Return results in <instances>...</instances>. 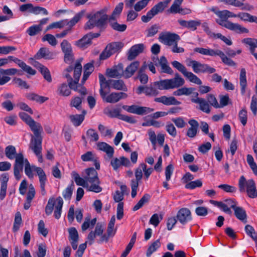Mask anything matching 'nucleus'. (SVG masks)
<instances>
[{"label":"nucleus","instance_id":"nucleus-1","mask_svg":"<svg viewBox=\"0 0 257 257\" xmlns=\"http://www.w3.org/2000/svg\"><path fill=\"white\" fill-rule=\"evenodd\" d=\"M184 83V79L178 73H176L173 78L155 81L150 86L140 85L137 89L136 92L139 95L144 93L147 96H156L159 94L158 89L162 90L176 88L183 86Z\"/></svg>","mask_w":257,"mask_h":257},{"label":"nucleus","instance_id":"nucleus-2","mask_svg":"<svg viewBox=\"0 0 257 257\" xmlns=\"http://www.w3.org/2000/svg\"><path fill=\"white\" fill-rule=\"evenodd\" d=\"M100 84L99 93L103 102H112V93H110L112 88V69H107L105 76L98 74Z\"/></svg>","mask_w":257,"mask_h":257},{"label":"nucleus","instance_id":"nucleus-3","mask_svg":"<svg viewBox=\"0 0 257 257\" xmlns=\"http://www.w3.org/2000/svg\"><path fill=\"white\" fill-rule=\"evenodd\" d=\"M24 165L25 173L29 178H33V171L36 172V168H38L34 165L31 166L28 159L24 158V155H19L14 164V174L17 180L21 178V173L23 172Z\"/></svg>","mask_w":257,"mask_h":257},{"label":"nucleus","instance_id":"nucleus-4","mask_svg":"<svg viewBox=\"0 0 257 257\" xmlns=\"http://www.w3.org/2000/svg\"><path fill=\"white\" fill-rule=\"evenodd\" d=\"M225 12V10H223L219 11L216 13L217 16L219 18V19L216 20V22L218 25L238 34L248 33L249 31L246 28L237 23H233L228 21V18Z\"/></svg>","mask_w":257,"mask_h":257},{"label":"nucleus","instance_id":"nucleus-5","mask_svg":"<svg viewBox=\"0 0 257 257\" xmlns=\"http://www.w3.org/2000/svg\"><path fill=\"white\" fill-rule=\"evenodd\" d=\"M85 178L88 184V191L95 193H99L102 191V188L99 186L100 181L98 173L93 168H89L85 170Z\"/></svg>","mask_w":257,"mask_h":257},{"label":"nucleus","instance_id":"nucleus-6","mask_svg":"<svg viewBox=\"0 0 257 257\" xmlns=\"http://www.w3.org/2000/svg\"><path fill=\"white\" fill-rule=\"evenodd\" d=\"M238 188L240 192H246L248 197H257V190L253 179L246 180L244 176H241L239 179Z\"/></svg>","mask_w":257,"mask_h":257},{"label":"nucleus","instance_id":"nucleus-7","mask_svg":"<svg viewBox=\"0 0 257 257\" xmlns=\"http://www.w3.org/2000/svg\"><path fill=\"white\" fill-rule=\"evenodd\" d=\"M120 191L117 190L113 196L115 202H118L116 209V218L118 220L121 219L124 215L123 213V202L121 201L124 198V194L126 191L127 187L125 185H121L120 187Z\"/></svg>","mask_w":257,"mask_h":257},{"label":"nucleus","instance_id":"nucleus-8","mask_svg":"<svg viewBox=\"0 0 257 257\" xmlns=\"http://www.w3.org/2000/svg\"><path fill=\"white\" fill-rule=\"evenodd\" d=\"M82 66L81 61L77 60L75 64L74 69V80H73L71 76L69 74H65V76L67 78L68 83L69 87L75 91H77L78 82L79 81V78L81 74Z\"/></svg>","mask_w":257,"mask_h":257},{"label":"nucleus","instance_id":"nucleus-9","mask_svg":"<svg viewBox=\"0 0 257 257\" xmlns=\"http://www.w3.org/2000/svg\"><path fill=\"white\" fill-rule=\"evenodd\" d=\"M172 66L180 72L189 81L198 85L202 84V81L196 75L192 72H188L184 65L177 61L171 63Z\"/></svg>","mask_w":257,"mask_h":257},{"label":"nucleus","instance_id":"nucleus-10","mask_svg":"<svg viewBox=\"0 0 257 257\" xmlns=\"http://www.w3.org/2000/svg\"><path fill=\"white\" fill-rule=\"evenodd\" d=\"M170 0L165 2H161L155 5L147 13L146 15H143L141 17L142 21L144 23L149 22L155 16L162 13L165 9L167 7L168 4Z\"/></svg>","mask_w":257,"mask_h":257},{"label":"nucleus","instance_id":"nucleus-11","mask_svg":"<svg viewBox=\"0 0 257 257\" xmlns=\"http://www.w3.org/2000/svg\"><path fill=\"white\" fill-rule=\"evenodd\" d=\"M209 202L211 204L220 208L222 211L229 215L232 214L230 208L234 209L236 207L237 204L234 199L230 198L224 200V202L213 200H210Z\"/></svg>","mask_w":257,"mask_h":257},{"label":"nucleus","instance_id":"nucleus-12","mask_svg":"<svg viewBox=\"0 0 257 257\" xmlns=\"http://www.w3.org/2000/svg\"><path fill=\"white\" fill-rule=\"evenodd\" d=\"M158 39L160 42L164 45L171 46L178 42L180 40V38L176 34L166 32L161 33Z\"/></svg>","mask_w":257,"mask_h":257},{"label":"nucleus","instance_id":"nucleus-13","mask_svg":"<svg viewBox=\"0 0 257 257\" xmlns=\"http://www.w3.org/2000/svg\"><path fill=\"white\" fill-rule=\"evenodd\" d=\"M107 9L104 8L97 12L91 16L96 24V27L102 28L107 24L108 18H111V17H109L107 14Z\"/></svg>","mask_w":257,"mask_h":257},{"label":"nucleus","instance_id":"nucleus-14","mask_svg":"<svg viewBox=\"0 0 257 257\" xmlns=\"http://www.w3.org/2000/svg\"><path fill=\"white\" fill-rule=\"evenodd\" d=\"M122 108L127 112L138 115H144L154 111L153 108L146 106H140L137 105L131 106L123 105Z\"/></svg>","mask_w":257,"mask_h":257},{"label":"nucleus","instance_id":"nucleus-15","mask_svg":"<svg viewBox=\"0 0 257 257\" xmlns=\"http://www.w3.org/2000/svg\"><path fill=\"white\" fill-rule=\"evenodd\" d=\"M177 220L182 225L186 224L192 219L190 210L187 208H182L176 215Z\"/></svg>","mask_w":257,"mask_h":257},{"label":"nucleus","instance_id":"nucleus-16","mask_svg":"<svg viewBox=\"0 0 257 257\" xmlns=\"http://www.w3.org/2000/svg\"><path fill=\"white\" fill-rule=\"evenodd\" d=\"M142 169L140 167V166L136 169L135 173L136 179H133L131 181V196L132 198H135L137 195V189L139 187V182L141 181L143 177V173Z\"/></svg>","mask_w":257,"mask_h":257},{"label":"nucleus","instance_id":"nucleus-17","mask_svg":"<svg viewBox=\"0 0 257 257\" xmlns=\"http://www.w3.org/2000/svg\"><path fill=\"white\" fill-rule=\"evenodd\" d=\"M193 71L196 73H208L209 74L214 73L216 70L215 68L210 67L209 65L205 63H201L196 61L193 64Z\"/></svg>","mask_w":257,"mask_h":257},{"label":"nucleus","instance_id":"nucleus-18","mask_svg":"<svg viewBox=\"0 0 257 257\" xmlns=\"http://www.w3.org/2000/svg\"><path fill=\"white\" fill-rule=\"evenodd\" d=\"M96 146L98 150L106 153L105 160L109 161L110 165L112 166V147L105 142H98Z\"/></svg>","mask_w":257,"mask_h":257},{"label":"nucleus","instance_id":"nucleus-19","mask_svg":"<svg viewBox=\"0 0 257 257\" xmlns=\"http://www.w3.org/2000/svg\"><path fill=\"white\" fill-rule=\"evenodd\" d=\"M145 49V45L143 43L133 46L127 53V59L132 61L135 59L139 54L142 53Z\"/></svg>","mask_w":257,"mask_h":257},{"label":"nucleus","instance_id":"nucleus-20","mask_svg":"<svg viewBox=\"0 0 257 257\" xmlns=\"http://www.w3.org/2000/svg\"><path fill=\"white\" fill-rule=\"evenodd\" d=\"M42 137H31L29 148L34 154L42 152Z\"/></svg>","mask_w":257,"mask_h":257},{"label":"nucleus","instance_id":"nucleus-21","mask_svg":"<svg viewBox=\"0 0 257 257\" xmlns=\"http://www.w3.org/2000/svg\"><path fill=\"white\" fill-rule=\"evenodd\" d=\"M36 172L39 177L42 194L43 195H45L46 194L45 186L47 180L46 174L43 170L40 167L36 168Z\"/></svg>","mask_w":257,"mask_h":257},{"label":"nucleus","instance_id":"nucleus-22","mask_svg":"<svg viewBox=\"0 0 257 257\" xmlns=\"http://www.w3.org/2000/svg\"><path fill=\"white\" fill-rule=\"evenodd\" d=\"M9 175L7 174H3L1 176L0 199L1 200H4L6 197L7 189V183L9 181Z\"/></svg>","mask_w":257,"mask_h":257},{"label":"nucleus","instance_id":"nucleus-23","mask_svg":"<svg viewBox=\"0 0 257 257\" xmlns=\"http://www.w3.org/2000/svg\"><path fill=\"white\" fill-rule=\"evenodd\" d=\"M69 239L71 242L73 249L75 250L77 248V243L78 241V233L75 227H71L68 229Z\"/></svg>","mask_w":257,"mask_h":257},{"label":"nucleus","instance_id":"nucleus-24","mask_svg":"<svg viewBox=\"0 0 257 257\" xmlns=\"http://www.w3.org/2000/svg\"><path fill=\"white\" fill-rule=\"evenodd\" d=\"M28 125L34 133V135H32L31 137H42L41 134L43 132V129L40 123L33 119Z\"/></svg>","mask_w":257,"mask_h":257},{"label":"nucleus","instance_id":"nucleus-25","mask_svg":"<svg viewBox=\"0 0 257 257\" xmlns=\"http://www.w3.org/2000/svg\"><path fill=\"white\" fill-rule=\"evenodd\" d=\"M131 166V163L128 158L122 156L119 158H115L113 159V169L117 170L122 166L128 167Z\"/></svg>","mask_w":257,"mask_h":257},{"label":"nucleus","instance_id":"nucleus-26","mask_svg":"<svg viewBox=\"0 0 257 257\" xmlns=\"http://www.w3.org/2000/svg\"><path fill=\"white\" fill-rule=\"evenodd\" d=\"M121 109L120 108H113V117H117L119 119L125 121L130 123H135L136 120L133 116H130L120 114Z\"/></svg>","mask_w":257,"mask_h":257},{"label":"nucleus","instance_id":"nucleus-27","mask_svg":"<svg viewBox=\"0 0 257 257\" xmlns=\"http://www.w3.org/2000/svg\"><path fill=\"white\" fill-rule=\"evenodd\" d=\"M188 123L190 125L191 127L188 128L186 135L189 138H193L197 135L199 125V123L197 120L191 119L189 120Z\"/></svg>","mask_w":257,"mask_h":257},{"label":"nucleus","instance_id":"nucleus-28","mask_svg":"<svg viewBox=\"0 0 257 257\" xmlns=\"http://www.w3.org/2000/svg\"><path fill=\"white\" fill-rule=\"evenodd\" d=\"M178 22L181 26L187 28L192 31L196 30L197 27L200 26L201 24V21L200 20H190L188 21L179 20Z\"/></svg>","mask_w":257,"mask_h":257},{"label":"nucleus","instance_id":"nucleus-29","mask_svg":"<svg viewBox=\"0 0 257 257\" xmlns=\"http://www.w3.org/2000/svg\"><path fill=\"white\" fill-rule=\"evenodd\" d=\"M54 54L51 52L49 50L45 47L41 48L35 56L36 59L45 58L46 59H52L54 58Z\"/></svg>","mask_w":257,"mask_h":257},{"label":"nucleus","instance_id":"nucleus-30","mask_svg":"<svg viewBox=\"0 0 257 257\" xmlns=\"http://www.w3.org/2000/svg\"><path fill=\"white\" fill-rule=\"evenodd\" d=\"M192 102L198 103L199 104V108L202 111L209 113L210 112V106L208 103L202 98L197 97L196 98H192Z\"/></svg>","mask_w":257,"mask_h":257},{"label":"nucleus","instance_id":"nucleus-31","mask_svg":"<svg viewBox=\"0 0 257 257\" xmlns=\"http://www.w3.org/2000/svg\"><path fill=\"white\" fill-rule=\"evenodd\" d=\"M140 66L139 61H135L129 65L124 70V78L131 77L136 72Z\"/></svg>","mask_w":257,"mask_h":257},{"label":"nucleus","instance_id":"nucleus-32","mask_svg":"<svg viewBox=\"0 0 257 257\" xmlns=\"http://www.w3.org/2000/svg\"><path fill=\"white\" fill-rule=\"evenodd\" d=\"M34 66L36 67L43 76L44 78L49 82L52 81V78L49 69L42 64L36 62Z\"/></svg>","mask_w":257,"mask_h":257},{"label":"nucleus","instance_id":"nucleus-33","mask_svg":"<svg viewBox=\"0 0 257 257\" xmlns=\"http://www.w3.org/2000/svg\"><path fill=\"white\" fill-rule=\"evenodd\" d=\"M219 49H212L209 48H204L202 47H197L194 49V51L200 54L209 56H216Z\"/></svg>","mask_w":257,"mask_h":257},{"label":"nucleus","instance_id":"nucleus-34","mask_svg":"<svg viewBox=\"0 0 257 257\" xmlns=\"http://www.w3.org/2000/svg\"><path fill=\"white\" fill-rule=\"evenodd\" d=\"M5 155L10 160H13L15 158L17 160V157L20 155H23L22 153H17L16 148L12 145H9L5 148Z\"/></svg>","mask_w":257,"mask_h":257},{"label":"nucleus","instance_id":"nucleus-35","mask_svg":"<svg viewBox=\"0 0 257 257\" xmlns=\"http://www.w3.org/2000/svg\"><path fill=\"white\" fill-rule=\"evenodd\" d=\"M71 176L77 185L83 186L88 190V184L86 183L84 175H83V178H82L77 172L73 171Z\"/></svg>","mask_w":257,"mask_h":257},{"label":"nucleus","instance_id":"nucleus-36","mask_svg":"<svg viewBox=\"0 0 257 257\" xmlns=\"http://www.w3.org/2000/svg\"><path fill=\"white\" fill-rule=\"evenodd\" d=\"M87 34L84 35L81 39L75 42V45L81 48L85 49L91 44V40Z\"/></svg>","mask_w":257,"mask_h":257},{"label":"nucleus","instance_id":"nucleus-37","mask_svg":"<svg viewBox=\"0 0 257 257\" xmlns=\"http://www.w3.org/2000/svg\"><path fill=\"white\" fill-rule=\"evenodd\" d=\"M81 114L70 115L69 118L74 125L78 126L81 124L84 118V115L86 112L85 110H82Z\"/></svg>","mask_w":257,"mask_h":257},{"label":"nucleus","instance_id":"nucleus-38","mask_svg":"<svg viewBox=\"0 0 257 257\" xmlns=\"http://www.w3.org/2000/svg\"><path fill=\"white\" fill-rule=\"evenodd\" d=\"M234 215L236 217L243 223L247 222V215L245 210L241 207L236 206L234 208Z\"/></svg>","mask_w":257,"mask_h":257},{"label":"nucleus","instance_id":"nucleus-39","mask_svg":"<svg viewBox=\"0 0 257 257\" xmlns=\"http://www.w3.org/2000/svg\"><path fill=\"white\" fill-rule=\"evenodd\" d=\"M93 62L92 63H88L84 66V73L81 80L82 83L83 84L86 80L88 79L89 75L94 70Z\"/></svg>","mask_w":257,"mask_h":257},{"label":"nucleus","instance_id":"nucleus-40","mask_svg":"<svg viewBox=\"0 0 257 257\" xmlns=\"http://www.w3.org/2000/svg\"><path fill=\"white\" fill-rule=\"evenodd\" d=\"M63 204L62 198L59 196L56 199L54 216L55 218L59 219L61 214L62 208Z\"/></svg>","mask_w":257,"mask_h":257},{"label":"nucleus","instance_id":"nucleus-41","mask_svg":"<svg viewBox=\"0 0 257 257\" xmlns=\"http://www.w3.org/2000/svg\"><path fill=\"white\" fill-rule=\"evenodd\" d=\"M239 82L241 86V93L244 94L245 92L247 81L246 77V71L244 68H241L239 75Z\"/></svg>","mask_w":257,"mask_h":257},{"label":"nucleus","instance_id":"nucleus-42","mask_svg":"<svg viewBox=\"0 0 257 257\" xmlns=\"http://www.w3.org/2000/svg\"><path fill=\"white\" fill-rule=\"evenodd\" d=\"M237 18L245 22H254L257 24V17L253 16L247 13H239L237 14Z\"/></svg>","mask_w":257,"mask_h":257},{"label":"nucleus","instance_id":"nucleus-43","mask_svg":"<svg viewBox=\"0 0 257 257\" xmlns=\"http://www.w3.org/2000/svg\"><path fill=\"white\" fill-rule=\"evenodd\" d=\"M70 89L66 83H62L58 86L57 92L60 96H68L71 93Z\"/></svg>","mask_w":257,"mask_h":257},{"label":"nucleus","instance_id":"nucleus-44","mask_svg":"<svg viewBox=\"0 0 257 257\" xmlns=\"http://www.w3.org/2000/svg\"><path fill=\"white\" fill-rule=\"evenodd\" d=\"M160 246L161 242L160 239H157L153 242L148 247L146 252V256L147 257H150L152 254L160 248Z\"/></svg>","mask_w":257,"mask_h":257},{"label":"nucleus","instance_id":"nucleus-45","mask_svg":"<svg viewBox=\"0 0 257 257\" xmlns=\"http://www.w3.org/2000/svg\"><path fill=\"white\" fill-rule=\"evenodd\" d=\"M217 56L220 57L222 62L227 65L234 66L236 65L235 63L233 60L228 58L225 54L220 50H218Z\"/></svg>","mask_w":257,"mask_h":257},{"label":"nucleus","instance_id":"nucleus-46","mask_svg":"<svg viewBox=\"0 0 257 257\" xmlns=\"http://www.w3.org/2000/svg\"><path fill=\"white\" fill-rule=\"evenodd\" d=\"M242 43L249 46V51L251 54L255 52L256 48V39H252L250 38H244L242 40Z\"/></svg>","mask_w":257,"mask_h":257},{"label":"nucleus","instance_id":"nucleus-47","mask_svg":"<svg viewBox=\"0 0 257 257\" xmlns=\"http://www.w3.org/2000/svg\"><path fill=\"white\" fill-rule=\"evenodd\" d=\"M112 52V45L109 44L99 56L100 60H104L109 57Z\"/></svg>","mask_w":257,"mask_h":257},{"label":"nucleus","instance_id":"nucleus-48","mask_svg":"<svg viewBox=\"0 0 257 257\" xmlns=\"http://www.w3.org/2000/svg\"><path fill=\"white\" fill-rule=\"evenodd\" d=\"M27 98L31 100L36 101L37 102L43 103L48 99V98L40 96L34 93H30L27 95Z\"/></svg>","mask_w":257,"mask_h":257},{"label":"nucleus","instance_id":"nucleus-49","mask_svg":"<svg viewBox=\"0 0 257 257\" xmlns=\"http://www.w3.org/2000/svg\"><path fill=\"white\" fill-rule=\"evenodd\" d=\"M150 199V195L148 194H145L139 202L133 207V211H135L141 208L144 204L148 202Z\"/></svg>","mask_w":257,"mask_h":257},{"label":"nucleus","instance_id":"nucleus-50","mask_svg":"<svg viewBox=\"0 0 257 257\" xmlns=\"http://www.w3.org/2000/svg\"><path fill=\"white\" fill-rule=\"evenodd\" d=\"M98 129L101 136L104 137H111L112 130L111 128L102 124H99L98 126Z\"/></svg>","mask_w":257,"mask_h":257},{"label":"nucleus","instance_id":"nucleus-51","mask_svg":"<svg viewBox=\"0 0 257 257\" xmlns=\"http://www.w3.org/2000/svg\"><path fill=\"white\" fill-rule=\"evenodd\" d=\"M121 76L124 77V70H123V65L118 64L117 65L113 67V78H119Z\"/></svg>","mask_w":257,"mask_h":257},{"label":"nucleus","instance_id":"nucleus-52","mask_svg":"<svg viewBox=\"0 0 257 257\" xmlns=\"http://www.w3.org/2000/svg\"><path fill=\"white\" fill-rule=\"evenodd\" d=\"M193 90V88L182 87L175 91L173 92V95L175 96L188 95L192 93Z\"/></svg>","mask_w":257,"mask_h":257},{"label":"nucleus","instance_id":"nucleus-53","mask_svg":"<svg viewBox=\"0 0 257 257\" xmlns=\"http://www.w3.org/2000/svg\"><path fill=\"white\" fill-rule=\"evenodd\" d=\"M84 14V11H81L77 13L70 21H68L67 20L66 24L70 27L74 26L83 17Z\"/></svg>","mask_w":257,"mask_h":257},{"label":"nucleus","instance_id":"nucleus-54","mask_svg":"<svg viewBox=\"0 0 257 257\" xmlns=\"http://www.w3.org/2000/svg\"><path fill=\"white\" fill-rule=\"evenodd\" d=\"M42 30L40 25H33L27 30V33L30 36H34L39 34Z\"/></svg>","mask_w":257,"mask_h":257},{"label":"nucleus","instance_id":"nucleus-55","mask_svg":"<svg viewBox=\"0 0 257 257\" xmlns=\"http://www.w3.org/2000/svg\"><path fill=\"white\" fill-rule=\"evenodd\" d=\"M202 186V182L201 179H198L195 181H190L187 183L185 187L188 189H194L196 187H201Z\"/></svg>","mask_w":257,"mask_h":257},{"label":"nucleus","instance_id":"nucleus-56","mask_svg":"<svg viewBox=\"0 0 257 257\" xmlns=\"http://www.w3.org/2000/svg\"><path fill=\"white\" fill-rule=\"evenodd\" d=\"M56 200L54 198H50L45 208V212L47 215H50L55 207Z\"/></svg>","mask_w":257,"mask_h":257},{"label":"nucleus","instance_id":"nucleus-57","mask_svg":"<svg viewBox=\"0 0 257 257\" xmlns=\"http://www.w3.org/2000/svg\"><path fill=\"white\" fill-rule=\"evenodd\" d=\"M67 20H64L59 22H54L49 25L46 28V31H48L50 29L54 28H62L65 26H67L66 24Z\"/></svg>","mask_w":257,"mask_h":257},{"label":"nucleus","instance_id":"nucleus-58","mask_svg":"<svg viewBox=\"0 0 257 257\" xmlns=\"http://www.w3.org/2000/svg\"><path fill=\"white\" fill-rule=\"evenodd\" d=\"M86 136L91 142H96L99 139L98 134L92 128L87 130Z\"/></svg>","mask_w":257,"mask_h":257},{"label":"nucleus","instance_id":"nucleus-59","mask_svg":"<svg viewBox=\"0 0 257 257\" xmlns=\"http://www.w3.org/2000/svg\"><path fill=\"white\" fill-rule=\"evenodd\" d=\"M180 4H177V3H175L174 2L170 8V10H169L170 12L171 13H173V14L179 13L181 14H187L188 13V12L185 13L183 9H181L180 8Z\"/></svg>","mask_w":257,"mask_h":257},{"label":"nucleus","instance_id":"nucleus-60","mask_svg":"<svg viewBox=\"0 0 257 257\" xmlns=\"http://www.w3.org/2000/svg\"><path fill=\"white\" fill-rule=\"evenodd\" d=\"M163 219V215L157 213L154 214L151 217L149 223L155 227L157 226L160 221Z\"/></svg>","mask_w":257,"mask_h":257},{"label":"nucleus","instance_id":"nucleus-61","mask_svg":"<svg viewBox=\"0 0 257 257\" xmlns=\"http://www.w3.org/2000/svg\"><path fill=\"white\" fill-rule=\"evenodd\" d=\"M246 160L254 174L257 175V165L254 161L253 157L251 155H247Z\"/></svg>","mask_w":257,"mask_h":257},{"label":"nucleus","instance_id":"nucleus-62","mask_svg":"<svg viewBox=\"0 0 257 257\" xmlns=\"http://www.w3.org/2000/svg\"><path fill=\"white\" fill-rule=\"evenodd\" d=\"M82 98L79 97H75L72 98L70 102V106L75 107L78 110L82 109Z\"/></svg>","mask_w":257,"mask_h":257},{"label":"nucleus","instance_id":"nucleus-63","mask_svg":"<svg viewBox=\"0 0 257 257\" xmlns=\"http://www.w3.org/2000/svg\"><path fill=\"white\" fill-rule=\"evenodd\" d=\"M74 187V185L72 182L63 191V196L65 199H70L71 198Z\"/></svg>","mask_w":257,"mask_h":257},{"label":"nucleus","instance_id":"nucleus-64","mask_svg":"<svg viewBox=\"0 0 257 257\" xmlns=\"http://www.w3.org/2000/svg\"><path fill=\"white\" fill-rule=\"evenodd\" d=\"M238 118L241 124L243 126L245 125L247 120V111L245 109H242L239 111Z\"/></svg>","mask_w":257,"mask_h":257}]
</instances>
